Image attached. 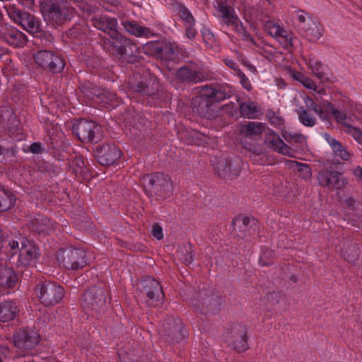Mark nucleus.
<instances>
[{"label":"nucleus","mask_w":362,"mask_h":362,"mask_svg":"<svg viewBox=\"0 0 362 362\" xmlns=\"http://www.w3.org/2000/svg\"><path fill=\"white\" fill-rule=\"evenodd\" d=\"M303 100L306 107L313 110L322 121L328 120L329 115H332L335 121L338 124L346 127L348 133L351 135L359 144L362 145V131L348 123V117L345 112H341L335 108L332 104L327 100L316 103L313 99L308 95L303 96Z\"/></svg>","instance_id":"nucleus-1"},{"label":"nucleus","mask_w":362,"mask_h":362,"mask_svg":"<svg viewBox=\"0 0 362 362\" xmlns=\"http://www.w3.org/2000/svg\"><path fill=\"white\" fill-rule=\"evenodd\" d=\"M91 21L95 28L109 35L110 42L115 51L119 54H124L131 42L118 31L117 18L107 15H95Z\"/></svg>","instance_id":"nucleus-2"},{"label":"nucleus","mask_w":362,"mask_h":362,"mask_svg":"<svg viewBox=\"0 0 362 362\" xmlns=\"http://www.w3.org/2000/svg\"><path fill=\"white\" fill-rule=\"evenodd\" d=\"M141 182L146 192L151 196L165 199L170 196L173 190V182L168 175L162 173L145 175Z\"/></svg>","instance_id":"nucleus-3"},{"label":"nucleus","mask_w":362,"mask_h":362,"mask_svg":"<svg viewBox=\"0 0 362 362\" xmlns=\"http://www.w3.org/2000/svg\"><path fill=\"white\" fill-rule=\"evenodd\" d=\"M45 21L53 26H58L69 21L74 9L62 0H56L42 5Z\"/></svg>","instance_id":"nucleus-4"},{"label":"nucleus","mask_w":362,"mask_h":362,"mask_svg":"<svg viewBox=\"0 0 362 362\" xmlns=\"http://www.w3.org/2000/svg\"><path fill=\"white\" fill-rule=\"evenodd\" d=\"M4 8L9 18L24 30L32 34L39 32L40 23L30 13L21 11L14 4L10 3L6 4Z\"/></svg>","instance_id":"nucleus-5"},{"label":"nucleus","mask_w":362,"mask_h":362,"mask_svg":"<svg viewBox=\"0 0 362 362\" xmlns=\"http://www.w3.org/2000/svg\"><path fill=\"white\" fill-rule=\"evenodd\" d=\"M57 258L66 268L72 270H78L87 265L86 253L79 248L60 250Z\"/></svg>","instance_id":"nucleus-6"},{"label":"nucleus","mask_w":362,"mask_h":362,"mask_svg":"<svg viewBox=\"0 0 362 362\" xmlns=\"http://www.w3.org/2000/svg\"><path fill=\"white\" fill-rule=\"evenodd\" d=\"M64 294L63 288L54 282H45L37 288V297L45 306L57 304L63 298Z\"/></svg>","instance_id":"nucleus-7"},{"label":"nucleus","mask_w":362,"mask_h":362,"mask_svg":"<svg viewBox=\"0 0 362 362\" xmlns=\"http://www.w3.org/2000/svg\"><path fill=\"white\" fill-rule=\"evenodd\" d=\"M223 340L233 350L242 352L248 348L245 327L241 325H234L223 334Z\"/></svg>","instance_id":"nucleus-8"},{"label":"nucleus","mask_w":362,"mask_h":362,"mask_svg":"<svg viewBox=\"0 0 362 362\" xmlns=\"http://www.w3.org/2000/svg\"><path fill=\"white\" fill-rule=\"evenodd\" d=\"M74 132L83 142L97 143L102 137L101 127L93 121L80 120L75 126Z\"/></svg>","instance_id":"nucleus-9"},{"label":"nucleus","mask_w":362,"mask_h":362,"mask_svg":"<svg viewBox=\"0 0 362 362\" xmlns=\"http://www.w3.org/2000/svg\"><path fill=\"white\" fill-rule=\"evenodd\" d=\"M39 341L40 334L33 329H21L14 334V345L21 352L19 356H25Z\"/></svg>","instance_id":"nucleus-10"},{"label":"nucleus","mask_w":362,"mask_h":362,"mask_svg":"<svg viewBox=\"0 0 362 362\" xmlns=\"http://www.w3.org/2000/svg\"><path fill=\"white\" fill-rule=\"evenodd\" d=\"M317 179L320 186L330 190L341 189L348 184L341 173L331 168L319 172Z\"/></svg>","instance_id":"nucleus-11"},{"label":"nucleus","mask_w":362,"mask_h":362,"mask_svg":"<svg viewBox=\"0 0 362 362\" xmlns=\"http://www.w3.org/2000/svg\"><path fill=\"white\" fill-rule=\"evenodd\" d=\"M107 303V291L102 288L93 287L83 295V306L87 310L99 312L103 309Z\"/></svg>","instance_id":"nucleus-12"},{"label":"nucleus","mask_w":362,"mask_h":362,"mask_svg":"<svg viewBox=\"0 0 362 362\" xmlns=\"http://www.w3.org/2000/svg\"><path fill=\"white\" fill-rule=\"evenodd\" d=\"M0 40L14 47H23L28 39L24 33L12 25L0 24Z\"/></svg>","instance_id":"nucleus-13"},{"label":"nucleus","mask_w":362,"mask_h":362,"mask_svg":"<svg viewBox=\"0 0 362 362\" xmlns=\"http://www.w3.org/2000/svg\"><path fill=\"white\" fill-rule=\"evenodd\" d=\"M35 62L44 69L53 72L61 71L64 66L63 60L51 52L42 50L35 56Z\"/></svg>","instance_id":"nucleus-14"},{"label":"nucleus","mask_w":362,"mask_h":362,"mask_svg":"<svg viewBox=\"0 0 362 362\" xmlns=\"http://www.w3.org/2000/svg\"><path fill=\"white\" fill-rule=\"evenodd\" d=\"M176 77L182 82L197 83L205 79V74L200 65L189 63L177 71Z\"/></svg>","instance_id":"nucleus-15"},{"label":"nucleus","mask_w":362,"mask_h":362,"mask_svg":"<svg viewBox=\"0 0 362 362\" xmlns=\"http://www.w3.org/2000/svg\"><path fill=\"white\" fill-rule=\"evenodd\" d=\"M141 284L142 293L148 297L151 304L157 305L163 297L159 282L151 277H146L141 281Z\"/></svg>","instance_id":"nucleus-16"},{"label":"nucleus","mask_w":362,"mask_h":362,"mask_svg":"<svg viewBox=\"0 0 362 362\" xmlns=\"http://www.w3.org/2000/svg\"><path fill=\"white\" fill-rule=\"evenodd\" d=\"M215 7L218 16L221 18L224 23L232 26L235 30H243V24L231 7L226 6L222 2L218 1L217 5Z\"/></svg>","instance_id":"nucleus-17"},{"label":"nucleus","mask_w":362,"mask_h":362,"mask_svg":"<svg viewBox=\"0 0 362 362\" xmlns=\"http://www.w3.org/2000/svg\"><path fill=\"white\" fill-rule=\"evenodd\" d=\"M305 63L311 71V73L315 76L321 83H325L333 81L334 78L333 74L327 66H324L315 57L310 56L308 59H305Z\"/></svg>","instance_id":"nucleus-18"},{"label":"nucleus","mask_w":362,"mask_h":362,"mask_svg":"<svg viewBox=\"0 0 362 362\" xmlns=\"http://www.w3.org/2000/svg\"><path fill=\"white\" fill-rule=\"evenodd\" d=\"M241 164L242 161L239 158L234 160H221L216 167L217 173L220 177L229 179L236 178L242 170Z\"/></svg>","instance_id":"nucleus-19"},{"label":"nucleus","mask_w":362,"mask_h":362,"mask_svg":"<svg viewBox=\"0 0 362 362\" xmlns=\"http://www.w3.org/2000/svg\"><path fill=\"white\" fill-rule=\"evenodd\" d=\"M98 162L103 165H110L120 158V151L113 144L100 146L97 151Z\"/></svg>","instance_id":"nucleus-20"},{"label":"nucleus","mask_w":362,"mask_h":362,"mask_svg":"<svg viewBox=\"0 0 362 362\" xmlns=\"http://www.w3.org/2000/svg\"><path fill=\"white\" fill-rule=\"evenodd\" d=\"M264 143L274 151L284 156H293V151L285 144L280 136L274 131H269L264 138Z\"/></svg>","instance_id":"nucleus-21"},{"label":"nucleus","mask_w":362,"mask_h":362,"mask_svg":"<svg viewBox=\"0 0 362 362\" xmlns=\"http://www.w3.org/2000/svg\"><path fill=\"white\" fill-rule=\"evenodd\" d=\"M164 334L167 339L171 342H178L187 337V332L184 330L182 322L179 320H173L172 324L165 328Z\"/></svg>","instance_id":"nucleus-22"},{"label":"nucleus","mask_w":362,"mask_h":362,"mask_svg":"<svg viewBox=\"0 0 362 362\" xmlns=\"http://www.w3.org/2000/svg\"><path fill=\"white\" fill-rule=\"evenodd\" d=\"M37 256V248L28 240L21 243L19 252V261L25 265H30L35 262Z\"/></svg>","instance_id":"nucleus-23"},{"label":"nucleus","mask_w":362,"mask_h":362,"mask_svg":"<svg viewBox=\"0 0 362 362\" xmlns=\"http://www.w3.org/2000/svg\"><path fill=\"white\" fill-rule=\"evenodd\" d=\"M264 130V124L259 122H245L240 126V132L247 137L260 136Z\"/></svg>","instance_id":"nucleus-24"},{"label":"nucleus","mask_w":362,"mask_h":362,"mask_svg":"<svg viewBox=\"0 0 362 362\" xmlns=\"http://www.w3.org/2000/svg\"><path fill=\"white\" fill-rule=\"evenodd\" d=\"M19 309L13 301H4L0 303V321L8 322L13 320L18 315Z\"/></svg>","instance_id":"nucleus-25"},{"label":"nucleus","mask_w":362,"mask_h":362,"mask_svg":"<svg viewBox=\"0 0 362 362\" xmlns=\"http://www.w3.org/2000/svg\"><path fill=\"white\" fill-rule=\"evenodd\" d=\"M214 104L211 102L199 99L197 97L194 103L193 110L201 117L211 119L214 116Z\"/></svg>","instance_id":"nucleus-26"},{"label":"nucleus","mask_w":362,"mask_h":362,"mask_svg":"<svg viewBox=\"0 0 362 362\" xmlns=\"http://www.w3.org/2000/svg\"><path fill=\"white\" fill-rule=\"evenodd\" d=\"M308 25L302 26L305 36L311 41L320 39L323 33L322 25L315 19L308 20Z\"/></svg>","instance_id":"nucleus-27"},{"label":"nucleus","mask_w":362,"mask_h":362,"mask_svg":"<svg viewBox=\"0 0 362 362\" xmlns=\"http://www.w3.org/2000/svg\"><path fill=\"white\" fill-rule=\"evenodd\" d=\"M239 110L243 117L256 119L258 117L260 109L257 102L248 100L240 103Z\"/></svg>","instance_id":"nucleus-28"},{"label":"nucleus","mask_w":362,"mask_h":362,"mask_svg":"<svg viewBox=\"0 0 362 362\" xmlns=\"http://www.w3.org/2000/svg\"><path fill=\"white\" fill-rule=\"evenodd\" d=\"M325 139L332 147L336 156L339 157L343 160H349L350 159L351 153L335 138L325 134Z\"/></svg>","instance_id":"nucleus-29"},{"label":"nucleus","mask_w":362,"mask_h":362,"mask_svg":"<svg viewBox=\"0 0 362 362\" xmlns=\"http://www.w3.org/2000/svg\"><path fill=\"white\" fill-rule=\"evenodd\" d=\"M120 362H139L140 350L136 346L122 347L118 350Z\"/></svg>","instance_id":"nucleus-30"},{"label":"nucleus","mask_w":362,"mask_h":362,"mask_svg":"<svg viewBox=\"0 0 362 362\" xmlns=\"http://www.w3.org/2000/svg\"><path fill=\"white\" fill-rule=\"evenodd\" d=\"M17 281L13 269L8 267L0 265V285L4 287H13Z\"/></svg>","instance_id":"nucleus-31"},{"label":"nucleus","mask_w":362,"mask_h":362,"mask_svg":"<svg viewBox=\"0 0 362 362\" xmlns=\"http://www.w3.org/2000/svg\"><path fill=\"white\" fill-rule=\"evenodd\" d=\"M81 90L88 96L92 94L97 96L102 103L105 104H109L117 98L115 93L108 90H103L99 92V90L93 89V90L88 91L85 87H83Z\"/></svg>","instance_id":"nucleus-32"},{"label":"nucleus","mask_w":362,"mask_h":362,"mask_svg":"<svg viewBox=\"0 0 362 362\" xmlns=\"http://www.w3.org/2000/svg\"><path fill=\"white\" fill-rule=\"evenodd\" d=\"M15 196L10 191L0 188V211H6L14 206Z\"/></svg>","instance_id":"nucleus-33"},{"label":"nucleus","mask_w":362,"mask_h":362,"mask_svg":"<svg viewBox=\"0 0 362 362\" xmlns=\"http://www.w3.org/2000/svg\"><path fill=\"white\" fill-rule=\"evenodd\" d=\"M309 110H310L309 109ZM296 112L298 116V119L303 125L313 127L316 124V117L308 112V108L306 110L303 107H300L296 110Z\"/></svg>","instance_id":"nucleus-34"},{"label":"nucleus","mask_w":362,"mask_h":362,"mask_svg":"<svg viewBox=\"0 0 362 362\" xmlns=\"http://www.w3.org/2000/svg\"><path fill=\"white\" fill-rule=\"evenodd\" d=\"M124 26L127 32L136 37L148 36L151 33L148 28L141 26L135 22H127L124 23Z\"/></svg>","instance_id":"nucleus-35"},{"label":"nucleus","mask_w":362,"mask_h":362,"mask_svg":"<svg viewBox=\"0 0 362 362\" xmlns=\"http://www.w3.org/2000/svg\"><path fill=\"white\" fill-rule=\"evenodd\" d=\"M198 98L215 104L216 88L209 86H201Z\"/></svg>","instance_id":"nucleus-36"},{"label":"nucleus","mask_w":362,"mask_h":362,"mask_svg":"<svg viewBox=\"0 0 362 362\" xmlns=\"http://www.w3.org/2000/svg\"><path fill=\"white\" fill-rule=\"evenodd\" d=\"M359 252L360 250L357 246L351 245L341 251V255L348 262L354 263L358 258Z\"/></svg>","instance_id":"nucleus-37"},{"label":"nucleus","mask_w":362,"mask_h":362,"mask_svg":"<svg viewBox=\"0 0 362 362\" xmlns=\"http://www.w3.org/2000/svg\"><path fill=\"white\" fill-rule=\"evenodd\" d=\"M177 14L184 22L185 26L187 25H194L195 20L191 12L183 5H179L177 7Z\"/></svg>","instance_id":"nucleus-38"},{"label":"nucleus","mask_w":362,"mask_h":362,"mask_svg":"<svg viewBox=\"0 0 362 362\" xmlns=\"http://www.w3.org/2000/svg\"><path fill=\"white\" fill-rule=\"evenodd\" d=\"M192 249L190 245L180 247L177 251V257L185 264H189L193 261Z\"/></svg>","instance_id":"nucleus-39"},{"label":"nucleus","mask_w":362,"mask_h":362,"mask_svg":"<svg viewBox=\"0 0 362 362\" xmlns=\"http://www.w3.org/2000/svg\"><path fill=\"white\" fill-rule=\"evenodd\" d=\"M282 136L287 141H291L299 144H304L306 141V137L300 133H291L286 131H284L282 133Z\"/></svg>","instance_id":"nucleus-40"},{"label":"nucleus","mask_w":362,"mask_h":362,"mask_svg":"<svg viewBox=\"0 0 362 362\" xmlns=\"http://www.w3.org/2000/svg\"><path fill=\"white\" fill-rule=\"evenodd\" d=\"M274 257V252L270 249H264L259 256V263L262 266L269 265L272 262V259Z\"/></svg>","instance_id":"nucleus-41"},{"label":"nucleus","mask_w":362,"mask_h":362,"mask_svg":"<svg viewBox=\"0 0 362 362\" xmlns=\"http://www.w3.org/2000/svg\"><path fill=\"white\" fill-rule=\"evenodd\" d=\"M233 91L230 87L216 88V99L215 103L229 98L233 94Z\"/></svg>","instance_id":"nucleus-42"},{"label":"nucleus","mask_w":362,"mask_h":362,"mask_svg":"<svg viewBox=\"0 0 362 362\" xmlns=\"http://www.w3.org/2000/svg\"><path fill=\"white\" fill-rule=\"evenodd\" d=\"M277 41L284 48L288 49L293 46V34L285 30V33L280 35Z\"/></svg>","instance_id":"nucleus-43"},{"label":"nucleus","mask_w":362,"mask_h":362,"mask_svg":"<svg viewBox=\"0 0 362 362\" xmlns=\"http://www.w3.org/2000/svg\"><path fill=\"white\" fill-rule=\"evenodd\" d=\"M239 78L240 83H241L243 88L250 91L252 88V86L249 80V78L245 76V74L242 72L240 69H237V74Z\"/></svg>","instance_id":"nucleus-44"},{"label":"nucleus","mask_w":362,"mask_h":362,"mask_svg":"<svg viewBox=\"0 0 362 362\" xmlns=\"http://www.w3.org/2000/svg\"><path fill=\"white\" fill-rule=\"evenodd\" d=\"M296 20L298 23L299 28L302 30V26L308 25V20H313V18L308 16L307 13H305L303 11H299L296 12Z\"/></svg>","instance_id":"nucleus-45"},{"label":"nucleus","mask_w":362,"mask_h":362,"mask_svg":"<svg viewBox=\"0 0 362 362\" xmlns=\"http://www.w3.org/2000/svg\"><path fill=\"white\" fill-rule=\"evenodd\" d=\"M201 34L203 38V41L209 45H212L215 41L214 35L211 30L207 28H204L201 30Z\"/></svg>","instance_id":"nucleus-46"},{"label":"nucleus","mask_w":362,"mask_h":362,"mask_svg":"<svg viewBox=\"0 0 362 362\" xmlns=\"http://www.w3.org/2000/svg\"><path fill=\"white\" fill-rule=\"evenodd\" d=\"M300 83L308 89L312 90L313 91H317L316 84L311 78H310L307 76H305Z\"/></svg>","instance_id":"nucleus-47"},{"label":"nucleus","mask_w":362,"mask_h":362,"mask_svg":"<svg viewBox=\"0 0 362 362\" xmlns=\"http://www.w3.org/2000/svg\"><path fill=\"white\" fill-rule=\"evenodd\" d=\"M345 203L347 205V206L353 211L362 209V204L358 202H356L353 198H347L345 200Z\"/></svg>","instance_id":"nucleus-48"},{"label":"nucleus","mask_w":362,"mask_h":362,"mask_svg":"<svg viewBox=\"0 0 362 362\" xmlns=\"http://www.w3.org/2000/svg\"><path fill=\"white\" fill-rule=\"evenodd\" d=\"M197 35L194 25H185V36L189 40H194Z\"/></svg>","instance_id":"nucleus-49"},{"label":"nucleus","mask_w":362,"mask_h":362,"mask_svg":"<svg viewBox=\"0 0 362 362\" xmlns=\"http://www.w3.org/2000/svg\"><path fill=\"white\" fill-rule=\"evenodd\" d=\"M133 90L136 92L141 93L142 94L150 95L151 92L148 90V87L143 83H139L136 86H134Z\"/></svg>","instance_id":"nucleus-50"},{"label":"nucleus","mask_w":362,"mask_h":362,"mask_svg":"<svg viewBox=\"0 0 362 362\" xmlns=\"http://www.w3.org/2000/svg\"><path fill=\"white\" fill-rule=\"evenodd\" d=\"M279 25L276 24L272 21H267L265 23V29L267 31V33L272 36L276 30H277V28H279Z\"/></svg>","instance_id":"nucleus-51"},{"label":"nucleus","mask_w":362,"mask_h":362,"mask_svg":"<svg viewBox=\"0 0 362 362\" xmlns=\"http://www.w3.org/2000/svg\"><path fill=\"white\" fill-rule=\"evenodd\" d=\"M245 148L250 152L252 153L255 156L261 155L263 153L262 148L257 144L245 146Z\"/></svg>","instance_id":"nucleus-52"},{"label":"nucleus","mask_w":362,"mask_h":362,"mask_svg":"<svg viewBox=\"0 0 362 362\" xmlns=\"http://www.w3.org/2000/svg\"><path fill=\"white\" fill-rule=\"evenodd\" d=\"M236 32L238 33H239L243 40H245V41H247V42H251L252 44L253 45H255V40H253V38L249 35L248 33H247L245 30V28L243 26V30H236Z\"/></svg>","instance_id":"nucleus-53"},{"label":"nucleus","mask_w":362,"mask_h":362,"mask_svg":"<svg viewBox=\"0 0 362 362\" xmlns=\"http://www.w3.org/2000/svg\"><path fill=\"white\" fill-rule=\"evenodd\" d=\"M152 235L156 239L161 240L163 237L162 228L158 225L154 226L152 229Z\"/></svg>","instance_id":"nucleus-54"},{"label":"nucleus","mask_w":362,"mask_h":362,"mask_svg":"<svg viewBox=\"0 0 362 362\" xmlns=\"http://www.w3.org/2000/svg\"><path fill=\"white\" fill-rule=\"evenodd\" d=\"M286 163L291 168L299 167V170L303 171L304 168L308 169V166L307 165L300 164L294 160H286Z\"/></svg>","instance_id":"nucleus-55"},{"label":"nucleus","mask_w":362,"mask_h":362,"mask_svg":"<svg viewBox=\"0 0 362 362\" xmlns=\"http://www.w3.org/2000/svg\"><path fill=\"white\" fill-rule=\"evenodd\" d=\"M225 64H226L227 66H228L231 69H233L235 71V73L237 74V69H238V64L233 59H226Z\"/></svg>","instance_id":"nucleus-56"},{"label":"nucleus","mask_w":362,"mask_h":362,"mask_svg":"<svg viewBox=\"0 0 362 362\" xmlns=\"http://www.w3.org/2000/svg\"><path fill=\"white\" fill-rule=\"evenodd\" d=\"M8 246L11 248V251L12 252V255H14L16 253L17 250H18L19 244L16 240H11L8 243Z\"/></svg>","instance_id":"nucleus-57"},{"label":"nucleus","mask_w":362,"mask_h":362,"mask_svg":"<svg viewBox=\"0 0 362 362\" xmlns=\"http://www.w3.org/2000/svg\"><path fill=\"white\" fill-rule=\"evenodd\" d=\"M291 76L294 80L298 81L300 83H301L302 80L303 79V78L305 77V75H304L303 74H302L299 71H296L292 72Z\"/></svg>","instance_id":"nucleus-58"},{"label":"nucleus","mask_w":362,"mask_h":362,"mask_svg":"<svg viewBox=\"0 0 362 362\" xmlns=\"http://www.w3.org/2000/svg\"><path fill=\"white\" fill-rule=\"evenodd\" d=\"M267 5L268 6V8H267L264 16H267L269 14L272 13L274 11V5L272 4V1L270 0H266Z\"/></svg>","instance_id":"nucleus-59"},{"label":"nucleus","mask_w":362,"mask_h":362,"mask_svg":"<svg viewBox=\"0 0 362 362\" xmlns=\"http://www.w3.org/2000/svg\"><path fill=\"white\" fill-rule=\"evenodd\" d=\"M353 174L354 175V176L362 180V167L357 166L356 168H355L353 170Z\"/></svg>","instance_id":"nucleus-60"},{"label":"nucleus","mask_w":362,"mask_h":362,"mask_svg":"<svg viewBox=\"0 0 362 362\" xmlns=\"http://www.w3.org/2000/svg\"><path fill=\"white\" fill-rule=\"evenodd\" d=\"M8 349L6 346H0V362L2 361L3 357H6L8 354Z\"/></svg>","instance_id":"nucleus-61"},{"label":"nucleus","mask_w":362,"mask_h":362,"mask_svg":"<svg viewBox=\"0 0 362 362\" xmlns=\"http://www.w3.org/2000/svg\"><path fill=\"white\" fill-rule=\"evenodd\" d=\"M41 146L38 143H34L30 146V151L33 153H37L40 151Z\"/></svg>","instance_id":"nucleus-62"},{"label":"nucleus","mask_w":362,"mask_h":362,"mask_svg":"<svg viewBox=\"0 0 362 362\" xmlns=\"http://www.w3.org/2000/svg\"><path fill=\"white\" fill-rule=\"evenodd\" d=\"M284 33H285V30L282 27L279 26V28H277V30L275 31V33L272 37H273L277 40L278 38L280 37V35Z\"/></svg>","instance_id":"nucleus-63"},{"label":"nucleus","mask_w":362,"mask_h":362,"mask_svg":"<svg viewBox=\"0 0 362 362\" xmlns=\"http://www.w3.org/2000/svg\"><path fill=\"white\" fill-rule=\"evenodd\" d=\"M272 123H274L276 125H281L282 124L283 119L279 117H273L270 119Z\"/></svg>","instance_id":"nucleus-64"}]
</instances>
